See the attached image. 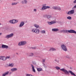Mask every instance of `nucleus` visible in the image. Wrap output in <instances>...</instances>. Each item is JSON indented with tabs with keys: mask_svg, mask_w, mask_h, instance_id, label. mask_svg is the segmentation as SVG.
<instances>
[{
	"mask_svg": "<svg viewBox=\"0 0 76 76\" xmlns=\"http://www.w3.org/2000/svg\"><path fill=\"white\" fill-rule=\"evenodd\" d=\"M57 70H60L61 71H62L63 72H64L65 74L66 75H68V74L70 73L72 75H73V76H76V75L75 74V73L72 72V71L69 70V71H67V70L64 69V68H62L60 69V68L58 66H56L55 67Z\"/></svg>",
	"mask_w": 76,
	"mask_h": 76,
	"instance_id": "obj_1",
	"label": "nucleus"
},
{
	"mask_svg": "<svg viewBox=\"0 0 76 76\" xmlns=\"http://www.w3.org/2000/svg\"><path fill=\"white\" fill-rule=\"evenodd\" d=\"M63 32L64 33H71L73 34H76V31L73 30H63Z\"/></svg>",
	"mask_w": 76,
	"mask_h": 76,
	"instance_id": "obj_2",
	"label": "nucleus"
},
{
	"mask_svg": "<svg viewBox=\"0 0 76 76\" xmlns=\"http://www.w3.org/2000/svg\"><path fill=\"white\" fill-rule=\"evenodd\" d=\"M61 48L63 51H67V48L66 47V46L64 45L63 44L61 45Z\"/></svg>",
	"mask_w": 76,
	"mask_h": 76,
	"instance_id": "obj_3",
	"label": "nucleus"
},
{
	"mask_svg": "<svg viewBox=\"0 0 76 76\" xmlns=\"http://www.w3.org/2000/svg\"><path fill=\"white\" fill-rule=\"evenodd\" d=\"M13 33H11L10 34L6 35L5 37L6 38L9 39V38H12V37H13Z\"/></svg>",
	"mask_w": 76,
	"mask_h": 76,
	"instance_id": "obj_4",
	"label": "nucleus"
},
{
	"mask_svg": "<svg viewBox=\"0 0 76 76\" xmlns=\"http://www.w3.org/2000/svg\"><path fill=\"white\" fill-rule=\"evenodd\" d=\"M47 23L48 25H53V24H54V23H56V22L54 21H52L50 22L48 21Z\"/></svg>",
	"mask_w": 76,
	"mask_h": 76,
	"instance_id": "obj_5",
	"label": "nucleus"
},
{
	"mask_svg": "<svg viewBox=\"0 0 76 76\" xmlns=\"http://www.w3.org/2000/svg\"><path fill=\"white\" fill-rule=\"evenodd\" d=\"M75 13V10H71L67 13L68 15H73Z\"/></svg>",
	"mask_w": 76,
	"mask_h": 76,
	"instance_id": "obj_6",
	"label": "nucleus"
},
{
	"mask_svg": "<svg viewBox=\"0 0 76 76\" xmlns=\"http://www.w3.org/2000/svg\"><path fill=\"white\" fill-rule=\"evenodd\" d=\"M45 17L48 19H50L52 18V15H45Z\"/></svg>",
	"mask_w": 76,
	"mask_h": 76,
	"instance_id": "obj_7",
	"label": "nucleus"
},
{
	"mask_svg": "<svg viewBox=\"0 0 76 76\" xmlns=\"http://www.w3.org/2000/svg\"><path fill=\"white\" fill-rule=\"evenodd\" d=\"M1 47L2 48H9V46L7 45L2 44L1 46Z\"/></svg>",
	"mask_w": 76,
	"mask_h": 76,
	"instance_id": "obj_8",
	"label": "nucleus"
},
{
	"mask_svg": "<svg viewBox=\"0 0 76 76\" xmlns=\"http://www.w3.org/2000/svg\"><path fill=\"white\" fill-rule=\"evenodd\" d=\"M24 24H25L24 22L21 21L20 24V25L19 26V28H21V27H22V26L24 25Z\"/></svg>",
	"mask_w": 76,
	"mask_h": 76,
	"instance_id": "obj_9",
	"label": "nucleus"
},
{
	"mask_svg": "<svg viewBox=\"0 0 76 76\" xmlns=\"http://www.w3.org/2000/svg\"><path fill=\"white\" fill-rule=\"evenodd\" d=\"M21 3L22 4H26L28 3V1L27 0H24V1H21Z\"/></svg>",
	"mask_w": 76,
	"mask_h": 76,
	"instance_id": "obj_10",
	"label": "nucleus"
},
{
	"mask_svg": "<svg viewBox=\"0 0 76 76\" xmlns=\"http://www.w3.org/2000/svg\"><path fill=\"white\" fill-rule=\"evenodd\" d=\"M34 26L35 27V28H39V29H41V28H40L39 27V25L37 24H35L34 25Z\"/></svg>",
	"mask_w": 76,
	"mask_h": 76,
	"instance_id": "obj_11",
	"label": "nucleus"
},
{
	"mask_svg": "<svg viewBox=\"0 0 76 76\" xmlns=\"http://www.w3.org/2000/svg\"><path fill=\"white\" fill-rule=\"evenodd\" d=\"M40 31L39 30V29L37 28H35V33H36V34H39V33Z\"/></svg>",
	"mask_w": 76,
	"mask_h": 76,
	"instance_id": "obj_12",
	"label": "nucleus"
},
{
	"mask_svg": "<svg viewBox=\"0 0 76 76\" xmlns=\"http://www.w3.org/2000/svg\"><path fill=\"white\" fill-rule=\"evenodd\" d=\"M58 28H53L52 30V31L53 32H57L58 31Z\"/></svg>",
	"mask_w": 76,
	"mask_h": 76,
	"instance_id": "obj_13",
	"label": "nucleus"
},
{
	"mask_svg": "<svg viewBox=\"0 0 76 76\" xmlns=\"http://www.w3.org/2000/svg\"><path fill=\"white\" fill-rule=\"evenodd\" d=\"M1 60H3V61H6V57L1 56Z\"/></svg>",
	"mask_w": 76,
	"mask_h": 76,
	"instance_id": "obj_14",
	"label": "nucleus"
},
{
	"mask_svg": "<svg viewBox=\"0 0 76 76\" xmlns=\"http://www.w3.org/2000/svg\"><path fill=\"white\" fill-rule=\"evenodd\" d=\"M17 70V68H14L11 69V71L12 72H15Z\"/></svg>",
	"mask_w": 76,
	"mask_h": 76,
	"instance_id": "obj_15",
	"label": "nucleus"
},
{
	"mask_svg": "<svg viewBox=\"0 0 76 76\" xmlns=\"http://www.w3.org/2000/svg\"><path fill=\"white\" fill-rule=\"evenodd\" d=\"M22 45H25L26 44L27 42L25 41H22Z\"/></svg>",
	"mask_w": 76,
	"mask_h": 76,
	"instance_id": "obj_16",
	"label": "nucleus"
},
{
	"mask_svg": "<svg viewBox=\"0 0 76 76\" xmlns=\"http://www.w3.org/2000/svg\"><path fill=\"white\" fill-rule=\"evenodd\" d=\"M9 72L8 71H7V72H5V73L2 74V76H5L6 75H8V74H9Z\"/></svg>",
	"mask_w": 76,
	"mask_h": 76,
	"instance_id": "obj_17",
	"label": "nucleus"
},
{
	"mask_svg": "<svg viewBox=\"0 0 76 76\" xmlns=\"http://www.w3.org/2000/svg\"><path fill=\"white\" fill-rule=\"evenodd\" d=\"M8 66L10 67H13V66H14V64L12 63L10 64H9Z\"/></svg>",
	"mask_w": 76,
	"mask_h": 76,
	"instance_id": "obj_18",
	"label": "nucleus"
},
{
	"mask_svg": "<svg viewBox=\"0 0 76 76\" xmlns=\"http://www.w3.org/2000/svg\"><path fill=\"white\" fill-rule=\"evenodd\" d=\"M37 70L38 72H41V71H42V69L41 68H38L37 69Z\"/></svg>",
	"mask_w": 76,
	"mask_h": 76,
	"instance_id": "obj_19",
	"label": "nucleus"
},
{
	"mask_svg": "<svg viewBox=\"0 0 76 76\" xmlns=\"http://www.w3.org/2000/svg\"><path fill=\"white\" fill-rule=\"evenodd\" d=\"M18 45L19 46H22V45H23L22 41L18 43Z\"/></svg>",
	"mask_w": 76,
	"mask_h": 76,
	"instance_id": "obj_20",
	"label": "nucleus"
},
{
	"mask_svg": "<svg viewBox=\"0 0 76 76\" xmlns=\"http://www.w3.org/2000/svg\"><path fill=\"white\" fill-rule=\"evenodd\" d=\"M56 49L53 48H52L50 49L49 51H56Z\"/></svg>",
	"mask_w": 76,
	"mask_h": 76,
	"instance_id": "obj_21",
	"label": "nucleus"
},
{
	"mask_svg": "<svg viewBox=\"0 0 76 76\" xmlns=\"http://www.w3.org/2000/svg\"><path fill=\"white\" fill-rule=\"evenodd\" d=\"M40 32L42 33V34H45V30H42Z\"/></svg>",
	"mask_w": 76,
	"mask_h": 76,
	"instance_id": "obj_22",
	"label": "nucleus"
},
{
	"mask_svg": "<svg viewBox=\"0 0 76 76\" xmlns=\"http://www.w3.org/2000/svg\"><path fill=\"white\" fill-rule=\"evenodd\" d=\"M42 10H45L46 9V6H43L42 8Z\"/></svg>",
	"mask_w": 76,
	"mask_h": 76,
	"instance_id": "obj_23",
	"label": "nucleus"
},
{
	"mask_svg": "<svg viewBox=\"0 0 76 76\" xmlns=\"http://www.w3.org/2000/svg\"><path fill=\"white\" fill-rule=\"evenodd\" d=\"M61 9L60 7H57L56 10H61Z\"/></svg>",
	"mask_w": 76,
	"mask_h": 76,
	"instance_id": "obj_24",
	"label": "nucleus"
},
{
	"mask_svg": "<svg viewBox=\"0 0 76 76\" xmlns=\"http://www.w3.org/2000/svg\"><path fill=\"white\" fill-rule=\"evenodd\" d=\"M57 7L56 6H54L52 7V9H54V10H57Z\"/></svg>",
	"mask_w": 76,
	"mask_h": 76,
	"instance_id": "obj_25",
	"label": "nucleus"
},
{
	"mask_svg": "<svg viewBox=\"0 0 76 76\" xmlns=\"http://www.w3.org/2000/svg\"><path fill=\"white\" fill-rule=\"evenodd\" d=\"M18 4V3H12V5L13 6V5H16Z\"/></svg>",
	"mask_w": 76,
	"mask_h": 76,
	"instance_id": "obj_26",
	"label": "nucleus"
},
{
	"mask_svg": "<svg viewBox=\"0 0 76 76\" xmlns=\"http://www.w3.org/2000/svg\"><path fill=\"white\" fill-rule=\"evenodd\" d=\"M52 19L53 20V21L56 20V17H53Z\"/></svg>",
	"mask_w": 76,
	"mask_h": 76,
	"instance_id": "obj_27",
	"label": "nucleus"
},
{
	"mask_svg": "<svg viewBox=\"0 0 76 76\" xmlns=\"http://www.w3.org/2000/svg\"><path fill=\"white\" fill-rule=\"evenodd\" d=\"M15 23H16L15 20V19L12 20V24H14Z\"/></svg>",
	"mask_w": 76,
	"mask_h": 76,
	"instance_id": "obj_28",
	"label": "nucleus"
},
{
	"mask_svg": "<svg viewBox=\"0 0 76 76\" xmlns=\"http://www.w3.org/2000/svg\"><path fill=\"white\" fill-rule=\"evenodd\" d=\"M45 62V59H42V64H44V63Z\"/></svg>",
	"mask_w": 76,
	"mask_h": 76,
	"instance_id": "obj_29",
	"label": "nucleus"
},
{
	"mask_svg": "<svg viewBox=\"0 0 76 76\" xmlns=\"http://www.w3.org/2000/svg\"><path fill=\"white\" fill-rule=\"evenodd\" d=\"M67 19H69V20H70L71 19H72V17L70 16H68L67 17Z\"/></svg>",
	"mask_w": 76,
	"mask_h": 76,
	"instance_id": "obj_30",
	"label": "nucleus"
},
{
	"mask_svg": "<svg viewBox=\"0 0 76 76\" xmlns=\"http://www.w3.org/2000/svg\"><path fill=\"white\" fill-rule=\"evenodd\" d=\"M66 58H70V56L69 55H67L66 56Z\"/></svg>",
	"mask_w": 76,
	"mask_h": 76,
	"instance_id": "obj_31",
	"label": "nucleus"
},
{
	"mask_svg": "<svg viewBox=\"0 0 76 76\" xmlns=\"http://www.w3.org/2000/svg\"><path fill=\"white\" fill-rule=\"evenodd\" d=\"M9 22L10 23L13 24V20H10L9 21Z\"/></svg>",
	"mask_w": 76,
	"mask_h": 76,
	"instance_id": "obj_32",
	"label": "nucleus"
},
{
	"mask_svg": "<svg viewBox=\"0 0 76 76\" xmlns=\"http://www.w3.org/2000/svg\"><path fill=\"white\" fill-rule=\"evenodd\" d=\"M31 32H35V29H34V28L32 29L31 30Z\"/></svg>",
	"mask_w": 76,
	"mask_h": 76,
	"instance_id": "obj_33",
	"label": "nucleus"
},
{
	"mask_svg": "<svg viewBox=\"0 0 76 76\" xmlns=\"http://www.w3.org/2000/svg\"><path fill=\"white\" fill-rule=\"evenodd\" d=\"M34 56V53H30V55L29 56Z\"/></svg>",
	"mask_w": 76,
	"mask_h": 76,
	"instance_id": "obj_34",
	"label": "nucleus"
},
{
	"mask_svg": "<svg viewBox=\"0 0 76 76\" xmlns=\"http://www.w3.org/2000/svg\"><path fill=\"white\" fill-rule=\"evenodd\" d=\"M31 48H32V49H36L37 48V47H32Z\"/></svg>",
	"mask_w": 76,
	"mask_h": 76,
	"instance_id": "obj_35",
	"label": "nucleus"
},
{
	"mask_svg": "<svg viewBox=\"0 0 76 76\" xmlns=\"http://www.w3.org/2000/svg\"><path fill=\"white\" fill-rule=\"evenodd\" d=\"M31 67L32 69H33L34 68V65L32 64H31Z\"/></svg>",
	"mask_w": 76,
	"mask_h": 76,
	"instance_id": "obj_36",
	"label": "nucleus"
},
{
	"mask_svg": "<svg viewBox=\"0 0 76 76\" xmlns=\"http://www.w3.org/2000/svg\"><path fill=\"white\" fill-rule=\"evenodd\" d=\"M32 69L33 71L34 72H35V68H32Z\"/></svg>",
	"mask_w": 76,
	"mask_h": 76,
	"instance_id": "obj_37",
	"label": "nucleus"
},
{
	"mask_svg": "<svg viewBox=\"0 0 76 76\" xmlns=\"http://www.w3.org/2000/svg\"><path fill=\"white\" fill-rule=\"evenodd\" d=\"M46 9H50V7L49 6H46Z\"/></svg>",
	"mask_w": 76,
	"mask_h": 76,
	"instance_id": "obj_38",
	"label": "nucleus"
},
{
	"mask_svg": "<svg viewBox=\"0 0 76 76\" xmlns=\"http://www.w3.org/2000/svg\"><path fill=\"white\" fill-rule=\"evenodd\" d=\"M43 66L45 68H47V66H46L44 64H43Z\"/></svg>",
	"mask_w": 76,
	"mask_h": 76,
	"instance_id": "obj_39",
	"label": "nucleus"
},
{
	"mask_svg": "<svg viewBox=\"0 0 76 76\" xmlns=\"http://www.w3.org/2000/svg\"><path fill=\"white\" fill-rule=\"evenodd\" d=\"M7 58H10V56H7L6 57V59H7Z\"/></svg>",
	"mask_w": 76,
	"mask_h": 76,
	"instance_id": "obj_40",
	"label": "nucleus"
},
{
	"mask_svg": "<svg viewBox=\"0 0 76 76\" xmlns=\"http://www.w3.org/2000/svg\"><path fill=\"white\" fill-rule=\"evenodd\" d=\"M32 63L34 64H36V62L35 61H33L32 62Z\"/></svg>",
	"mask_w": 76,
	"mask_h": 76,
	"instance_id": "obj_41",
	"label": "nucleus"
},
{
	"mask_svg": "<svg viewBox=\"0 0 76 76\" xmlns=\"http://www.w3.org/2000/svg\"><path fill=\"white\" fill-rule=\"evenodd\" d=\"M15 20V23H18V20Z\"/></svg>",
	"mask_w": 76,
	"mask_h": 76,
	"instance_id": "obj_42",
	"label": "nucleus"
},
{
	"mask_svg": "<svg viewBox=\"0 0 76 76\" xmlns=\"http://www.w3.org/2000/svg\"><path fill=\"white\" fill-rule=\"evenodd\" d=\"M73 3H76V0H74L73 2Z\"/></svg>",
	"mask_w": 76,
	"mask_h": 76,
	"instance_id": "obj_43",
	"label": "nucleus"
},
{
	"mask_svg": "<svg viewBox=\"0 0 76 76\" xmlns=\"http://www.w3.org/2000/svg\"><path fill=\"white\" fill-rule=\"evenodd\" d=\"M60 33H62V32H63V30H61V31H60Z\"/></svg>",
	"mask_w": 76,
	"mask_h": 76,
	"instance_id": "obj_44",
	"label": "nucleus"
},
{
	"mask_svg": "<svg viewBox=\"0 0 76 76\" xmlns=\"http://www.w3.org/2000/svg\"><path fill=\"white\" fill-rule=\"evenodd\" d=\"M33 11H34V12H37V9H35Z\"/></svg>",
	"mask_w": 76,
	"mask_h": 76,
	"instance_id": "obj_45",
	"label": "nucleus"
},
{
	"mask_svg": "<svg viewBox=\"0 0 76 76\" xmlns=\"http://www.w3.org/2000/svg\"><path fill=\"white\" fill-rule=\"evenodd\" d=\"M47 5V4H44L42 5L43 6H45L46 5Z\"/></svg>",
	"mask_w": 76,
	"mask_h": 76,
	"instance_id": "obj_46",
	"label": "nucleus"
},
{
	"mask_svg": "<svg viewBox=\"0 0 76 76\" xmlns=\"http://www.w3.org/2000/svg\"><path fill=\"white\" fill-rule=\"evenodd\" d=\"M74 8H76V5L74 7Z\"/></svg>",
	"mask_w": 76,
	"mask_h": 76,
	"instance_id": "obj_47",
	"label": "nucleus"
},
{
	"mask_svg": "<svg viewBox=\"0 0 76 76\" xmlns=\"http://www.w3.org/2000/svg\"><path fill=\"white\" fill-rule=\"evenodd\" d=\"M2 35V33H0V36Z\"/></svg>",
	"mask_w": 76,
	"mask_h": 76,
	"instance_id": "obj_48",
	"label": "nucleus"
},
{
	"mask_svg": "<svg viewBox=\"0 0 76 76\" xmlns=\"http://www.w3.org/2000/svg\"><path fill=\"white\" fill-rule=\"evenodd\" d=\"M12 74V72H10L9 73V75H11Z\"/></svg>",
	"mask_w": 76,
	"mask_h": 76,
	"instance_id": "obj_49",
	"label": "nucleus"
},
{
	"mask_svg": "<svg viewBox=\"0 0 76 76\" xmlns=\"http://www.w3.org/2000/svg\"><path fill=\"white\" fill-rule=\"evenodd\" d=\"M0 59L1 60V56H0Z\"/></svg>",
	"mask_w": 76,
	"mask_h": 76,
	"instance_id": "obj_50",
	"label": "nucleus"
},
{
	"mask_svg": "<svg viewBox=\"0 0 76 76\" xmlns=\"http://www.w3.org/2000/svg\"><path fill=\"white\" fill-rule=\"evenodd\" d=\"M55 61H57V60L56 59H55Z\"/></svg>",
	"mask_w": 76,
	"mask_h": 76,
	"instance_id": "obj_51",
	"label": "nucleus"
},
{
	"mask_svg": "<svg viewBox=\"0 0 76 76\" xmlns=\"http://www.w3.org/2000/svg\"><path fill=\"white\" fill-rule=\"evenodd\" d=\"M14 1H16L17 0H13Z\"/></svg>",
	"mask_w": 76,
	"mask_h": 76,
	"instance_id": "obj_52",
	"label": "nucleus"
},
{
	"mask_svg": "<svg viewBox=\"0 0 76 76\" xmlns=\"http://www.w3.org/2000/svg\"><path fill=\"white\" fill-rule=\"evenodd\" d=\"M1 25V24L0 23V25Z\"/></svg>",
	"mask_w": 76,
	"mask_h": 76,
	"instance_id": "obj_53",
	"label": "nucleus"
},
{
	"mask_svg": "<svg viewBox=\"0 0 76 76\" xmlns=\"http://www.w3.org/2000/svg\"><path fill=\"white\" fill-rule=\"evenodd\" d=\"M1 48V47H0V48Z\"/></svg>",
	"mask_w": 76,
	"mask_h": 76,
	"instance_id": "obj_54",
	"label": "nucleus"
},
{
	"mask_svg": "<svg viewBox=\"0 0 76 76\" xmlns=\"http://www.w3.org/2000/svg\"><path fill=\"white\" fill-rule=\"evenodd\" d=\"M0 1H1V0H0Z\"/></svg>",
	"mask_w": 76,
	"mask_h": 76,
	"instance_id": "obj_55",
	"label": "nucleus"
}]
</instances>
